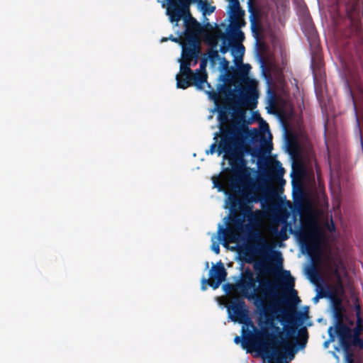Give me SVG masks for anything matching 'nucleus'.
Listing matches in <instances>:
<instances>
[{
    "instance_id": "1",
    "label": "nucleus",
    "mask_w": 363,
    "mask_h": 363,
    "mask_svg": "<svg viewBox=\"0 0 363 363\" xmlns=\"http://www.w3.org/2000/svg\"><path fill=\"white\" fill-rule=\"evenodd\" d=\"M345 15L337 11L333 16L334 35L340 45L348 54L353 64L346 65L348 77L345 87L355 118V131L362 143L361 122L363 123V88L361 82L363 57V26L360 19L359 0H345Z\"/></svg>"
},
{
    "instance_id": "2",
    "label": "nucleus",
    "mask_w": 363,
    "mask_h": 363,
    "mask_svg": "<svg viewBox=\"0 0 363 363\" xmlns=\"http://www.w3.org/2000/svg\"><path fill=\"white\" fill-rule=\"evenodd\" d=\"M233 177L230 182L232 192L228 195L230 205V222L238 230H242L246 219L250 224L256 225L259 223L263 216L261 210L254 211V203H260L263 208L269 201L268 195L269 189L267 182H273L279 185L285 184L284 174L285 170L281 163L275 160L272 164H269L261 175L260 181L257 182H250L249 173L246 164L240 172H232Z\"/></svg>"
},
{
    "instance_id": "3",
    "label": "nucleus",
    "mask_w": 363,
    "mask_h": 363,
    "mask_svg": "<svg viewBox=\"0 0 363 363\" xmlns=\"http://www.w3.org/2000/svg\"><path fill=\"white\" fill-rule=\"evenodd\" d=\"M216 106L218 108V118L220 124L218 154H223L224 159L229 162L232 172H240L245 164H247L245 155L250 152L245 140L247 138L255 140L259 135V132L255 128L249 130L247 128L241 126L236 122L227 124L229 121L230 110L236 112L240 120L245 118L243 110L227 106H220L219 104Z\"/></svg>"
},
{
    "instance_id": "4",
    "label": "nucleus",
    "mask_w": 363,
    "mask_h": 363,
    "mask_svg": "<svg viewBox=\"0 0 363 363\" xmlns=\"http://www.w3.org/2000/svg\"><path fill=\"white\" fill-rule=\"evenodd\" d=\"M273 301L269 305L255 303L257 306H262L266 318V325L273 329L277 334L269 333L267 329H262L256 332L255 334H249L247 337H244L242 342V347L244 349L252 348L258 352L263 357H270L277 352V346L280 345H286V342L282 336L280 328L274 323V313L277 311V306L278 304H284L286 303L285 298L282 294L272 299H268ZM281 312L291 323L300 320L301 318L305 315L302 312H297L292 308L291 311H285L277 309Z\"/></svg>"
},
{
    "instance_id": "5",
    "label": "nucleus",
    "mask_w": 363,
    "mask_h": 363,
    "mask_svg": "<svg viewBox=\"0 0 363 363\" xmlns=\"http://www.w3.org/2000/svg\"><path fill=\"white\" fill-rule=\"evenodd\" d=\"M284 273L286 277L284 279V285L281 286L267 279L255 278L253 272L247 269L242 274V277L237 284V287L245 298L253 299L255 303L262 304L265 299L274 298L279 295V289H285L291 290L296 301H300L297 291L294 289V278L291 275L289 271H284Z\"/></svg>"
},
{
    "instance_id": "6",
    "label": "nucleus",
    "mask_w": 363,
    "mask_h": 363,
    "mask_svg": "<svg viewBox=\"0 0 363 363\" xmlns=\"http://www.w3.org/2000/svg\"><path fill=\"white\" fill-rule=\"evenodd\" d=\"M252 238L257 241V243L249 245L247 248V252L253 255L264 257L271 254V258L274 262V266H272L263 261L256 262L253 265L255 271L259 274H267L274 273L277 270H281L283 262L281 253L279 251L273 250L272 247L257 232L254 233Z\"/></svg>"
},
{
    "instance_id": "7",
    "label": "nucleus",
    "mask_w": 363,
    "mask_h": 363,
    "mask_svg": "<svg viewBox=\"0 0 363 363\" xmlns=\"http://www.w3.org/2000/svg\"><path fill=\"white\" fill-rule=\"evenodd\" d=\"M196 0H167V15L172 23H177L184 20L187 32H197L201 28V24L194 18L190 11V6Z\"/></svg>"
},
{
    "instance_id": "8",
    "label": "nucleus",
    "mask_w": 363,
    "mask_h": 363,
    "mask_svg": "<svg viewBox=\"0 0 363 363\" xmlns=\"http://www.w3.org/2000/svg\"><path fill=\"white\" fill-rule=\"evenodd\" d=\"M250 69V65L247 64L242 65L237 70L239 81L242 84L238 89L239 95L237 97L236 104L240 107L253 109L257 104L259 94L255 82L247 77Z\"/></svg>"
},
{
    "instance_id": "9",
    "label": "nucleus",
    "mask_w": 363,
    "mask_h": 363,
    "mask_svg": "<svg viewBox=\"0 0 363 363\" xmlns=\"http://www.w3.org/2000/svg\"><path fill=\"white\" fill-rule=\"evenodd\" d=\"M299 242L308 253L319 250L325 241V235L323 230L312 220L303 225V230L298 235Z\"/></svg>"
},
{
    "instance_id": "10",
    "label": "nucleus",
    "mask_w": 363,
    "mask_h": 363,
    "mask_svg": "<svg viewBox=\"0 0 363 363\" xmlns=\"http://www.w3.org/2000/svg\"><path fill=\"white\" fill-rule=\"evenodd\" d=\"M179 62L180 72L176 76L177 87L186 89L194 85L196 89H203V85L206 82V75L201 76L198 73H194L191 69V60L180 59Z\"/></svg>"
},
{
    "instance_id": "11",
    "label": "nucleus",
    "mask_w": 363,
    "mask_h": 363,
    "mask_svg": "<svg viewBox=\"0 0 363 363\" xmlns=\"http://www.w3.org/2000/svg\"><path fill=\"white\" fill-rule=\"evenodd\" d=\"M209 279L203 278L201 279V290L205 291L208 285L213 289L219 287L222 282L226 279L227 272L224 264L221 261H219L216 265H213L209 270Z\"/></svg>"
},
{
    "instance_id": "12",
    "label": "nucleus",
    "mask_w": 363,
    "mask_h": 363,
    "mask_svg": "<svg viewBox=\"0 0 363 363\" xmlns=\"http://www.w3.org/2000/svg\"><path fill=\"white\" fill-rule=\"evenodd\" d=\"M248 11L251 32L256 40L259 41L261 40L264 31L262 22V12L259 8L252 4L251 0L248 2Z\"/></svg>"
},
{
    "instance_id": "13",
    "label": "nucleus",
    "mask_w": 363,
    "mask_h": 363,
    "mask_svg": "<svg viewBox=\"0 0 363 363\" xmlns=\"http://www.w3.org/2000/svg\"><path fill=\"white\" fill-rule=\"evenodd\" d=\"M200 53V44L195 37H187L186 43L182 44V59L195 60L197 62Z\"/></svg>"
},
{
    "instance_id": "14",
    "label": "nucleus",
    "mask_w": 363,
    "mask_h": 363,
    "mask_svg": "<svg viewBox=\"0 0 363 363\" xmlns=\"http://www.w3.org/2000/svg\"><path fill=\"white\" fill-rule=\"evenodd\" d=\"M335 332L337 335L340 345L345 353L348 354L351 350L352 335V330L344 323H337L335 325Z\"/></svg>"
},
{
    "instance_id": "15",
    "label": "nucleus",
    "mask_w": 363,
    "mask_h": 363,
    "mask_svg": "<svg viewBox=\"0 0 363 363\" xmlns=\"http://www.w3.org/2000/svg\"><path fill=\"white\" fill-rule=\"evenodd\" d=\"M228 312L230 316L233 315V317H231L232 320L242 321L247 317V313L245 301L240 298H235L228 306Z\"/></svg>"
},
{
    "instance_id": "16",
    "label": "nucleus",
    "mask_w": 363,
    "mask_h": 363,
    "mask_svg": "<svg viewBox=\"0 0 363 363\" xmlns=\"http://www.w3.org/2000/svg\"><path fill=\"white\" fill-rule=\"evenodd\" d=\"M246 24L245 21H243L241 24H238L235 23L233 24V26H230L231 28V42L233 48H237L238 52L242 56L245 51V47L242 45V42L245 39L244 33L240 30L241 27L245 26Z\"/></svg>"
},
{
    "instance_id": "17",
    "label": "nucleus",
    "mask_w": 363,
    "mask_h": 363,
    "mask_svg": "<svg viewBox=\"0 0 363 363\" xmlns=\"http://www.w3.org/2000/svg\"><path fill=\"white\" fill-rule=\"evenodd\" d=\"M303 32L307 36L311 46L315 49V52H318V35L315 28L311 21L306 22L305 26L303 27Z\"/></svg>"
},
{
    "instance_id": "18",
    "label": "nucleus",
    "mask_w": 363,
    "mask_h": 363,
    "mask_svg": "<svg viewBox=\"0 0 363 363\" xmlns=\"http://www.w3.org/2000/svg\"><path fill=\"white\" fill-rule=\"evenodd\" d=\"M238 230L235 228V229L227 228L225 229H223L221 227L219 228L218 233L221 235H219L220 238H223L225 244L228 243H234L238 241L239 235L238 233Z\"/></svg>"
},
{
    "instance_id": "19",
    "label": "nucleus",
    "mask_w": 363,
    "mask_h": 363,
    "mask_svg": "<svg viewBox=\"0 0 363 363\" xmlns=\"http://www.w3.org/2000/svg\"><path fill=\"white\" fill-rule=\"evenodd\" d=\"M219 94V98L220 96H223L226 100H230L231 98L235 97V90H233L231 87L230 84H220L218 87Z\"/></svg>"
},
{
    "instance_id": "20",
    "label": "nucleus",
    "mask_w": 363,
    "mask_h": 363,
    "mask_svg": "<svg viewBox=\"0 0 363 363\" xmlns=\"http://www.w3.org/2000/svg\"><path fill=\"white\" fill-rule=\"evenodd\" d=\"M245 11L242 9L230 10V26L237 23L241 24L245 21L244 20Z\"/></svg>"
},
{
    "instance_id": "21",
    "label": "nucleus",
    "mask_w": 363,
    "mask_h": 363,
    "mask_svg": "<svg viewBox=\"0 0 363 363\" xmlns=\"http://www.w3.org/2000/svg\"><path fill=\"white\" fill-rule=\"evenodd\" d=\"M196 2H197L198 9H200L203 15H210L212 13L215 9L216 7L211 6L207 1H203V0H196Z\"/></svg>"
},
{
    "instance_id": "22",
    "label": "nucleus",
    "mask_w": 363,
    "mask_h": 363,
    "mask_svg": "<svg viewBox=\"0 0 363 363\" xmlns=\"http://www.w3.org/2000/svg\"><path fill=\"white\" fill-rule=\"evenodd\" d=\"M226 74L225 75L221 76L222 80L224 82V84H233L236 80L238 79V76L237 75V70H233L231 72L226 71Z\"/></svg>"
},
{
    "instance_id": "23",
    "label": "nucleus",
    "mask_w": 363,
    "mask_h": 363,
    "mask_svg": "<svg viewBox=\"0 0 363 363\" xmlns=\"http://www.w3.org/2000/svg\"><path fill=\"white\" fill-rule=\"evenodd\" d=\"M205 83L206 84L208 88V90H206V93L207 94L209 99L213 101L216 106H218L219 101V94L213 90V87L211 86L209 83H208L207 81Z\"/></svg>"
},
{
    "instance_id": "24",
    "label": "nucleus",
    "mask_w": 363,
    "mask_h": 363,
    "mask_svg": "<svg viewBox=\"0 0 363 363\" xmlns=\"http://www.w3.org/2000/svg\"><path fill=\"white\" fill-rule=\"evenodd\" d=\"M352 332L353 335H361L363 332V319L362 317L356 318V325Z\"/></svg>"
},
{
    "instance_id": "25",
    "label": "nucleus",
    "mask_w": 363,
    "mask_h": 363,
    "mask_svg": "<svg viewBox=\"0 0 363 363\" xmlns=\"http://www.w3.org/2000/svg\"><path fill=\"white\" fill-rule=\"evenodd\" d=\"M207 62L208 58L203 57L200 61L199 69H196L195 73H198V74L201 76L203 74H206V77H208V74L206 72Z\"/></svg>"
},
{
    "instance_id": "26",
    "label": "nucleus",
    "mask_w": 363,
    "mask_h": 363,
    "mask_svg": "<svg viewBox=\"0 0 363 363\" xmlns=\"http://www.w3.org/2000/svg\"><path fill=\"white\" fill-rule=\"evenodd\" d=\"M352 346L359 347L361 350L363 349V340L361 338L360 335H352Z\"/></svg>"
},
{
    "instance_id": "27",
    "label": "nucleus",
    "mask_w": 363,
    "mask_h": 363,
    "mask_svg": "<svg viewBox=\"0 0 363 363\" xmlns=\"http://www.w3.org/2000/svg\"><path fill=\"white\" fill-rule=\"evenodd\" d=\"M335 318L337 320V323H343L342 322V318H343V315L341 312V308H340V301H338V306H336L335 307Z\"/></svg>"
},
{
    "instance_id": "28",
    "label": "nucleus",
    "mask_w": 363,
    "mask_h": 363,
    "mask_svg": "<svg viewBox=\"0 0 363 363\" xmlns=\"http://www.w3.org/2000/svg\"><path fill=\"white\" fill-rule=\"evenodd\" d=\"M208 58L212 63H215V62L218 60H220V55L218 52L216 50L211 49L208 52Z\"/></svg>"
},
{
    "instance_id": "29",
    "label": "nucleus",
    "mask_w": 363,
    "mask_h": 363,
    "mask_svg": "<svg viewBox=\"0 0 363 363\" xmlns=\"http://www.w3.org/2000/svg\"><path fill=\"white\" fill-rule=\"evenodd\" d=\"M218 136H219V134L216 133V135L214 137V140H216V142L212 143L210 146L209 150L206 151V153L207 155H209V154L213 155L216 152V148L218 149V144H217V137Z\"/></svg>"
},
{
    "instance_id": "30",
    "label": "nucleus",
    "mask_w": 363,
    "mask_h": 363,
    "mask_svg": "<svg viewBox=\"0 0 363 363\" xmlns=\"http://www.w3.org/2000/svg\"><path fill=\"white\" fill-rule=\"evenodd\" d=\"M230 10L242 9L240 5L239 0H230Z\"/></svg>"
},
{
    "instance_id": "31",
    "label": "nucleus",
    "mask_w": 363,
    "mask_h": 363,
    "mask_svg": "<svg viewBox=\"0 0 363 363\" xmlns=\"http://www.w3.org/2000/svg\"><path fill=\"white\" fill-rule=\"evenodd\" d=\"M213 186L215 188H217L218 189V191H222L223 190V184L219 181L218 178H213Z\"/></svg>"
},
{
    "instance_id": "32",
    "label": "nucleus",
    "mask_w": 363,
    "mask_h": 363,
    "mask_svg": "<svg viewBox=\"0 0 363 363\" xmlns=\"http://www.w3.org/2000/svg\"><path fill=\"white\" fill-rule=\"evenodd\" d=\"M220 60V65L223 70L228 71L229 69V62L225 58L223 57Z\"/></svg>"
},
{
    "instance_id": "33",
    "label": "nucleus",
    "mask_w": 363,
    "mask_h": 363,
    "mask_svg": "<svg viewBox=\"0 0 363 363\" xmlns=\"http://www.w3.org/2000/svg\"><path fill=\"white\" fill-rule=\"evenodd\" d=\"M354 311H355L356 318L362 317V315H361V306L358 303L357 301L354 303Z\"/></svg>"
},
{
    "instance_id": "34",
    "label": "nucleus",
    "mask_w": 363,
    "mask_h": 363,
    "mask_svg": "<svg viewBox=\"0 0 363 363\" xmlns=\"http://www.w3.org/2000/svg\"><path fill=\"white\" fill-rule=\"evenodd\" d=\"M279 235H280V237L283 239V240H285L288 237L286 235V225H284L281 230H280V233H279Z\"/></svg>"
},
{
    "instance_id": "35",
    "label": "nucleus",
    "mask_w": 363,
    "mask_h": 363,
    "mask_svg": "<svg viewBox=\"0 0 363 363\" xmlns=\"http://www.w3.org/2000/svg\"><path fill=\"white\" fill-rule=\"evenodd\" d=\"M223 288H224V289L225 290V291L227 293H229V292H230L231 291H233L234 289L235 286L232 284H225L223 286Z\"/></svg>"
},
{
    "instance_id": "36",
    "label": "nucleus",
    "mask_w": 363,
    "mask_h": 363,
    "mask_svg": "<svg viewBox=\"0 0 363 363\" xmlns=\"http://www.w3.org/2000/svg\"><path fill=\"white\" fill-rule=\"evenodd\" d=\"M211 249L216 254H217V255L219 254L220 247H219L218 244L213 243L211 246Z\"/></svg>"
},
{
    "instance_id": "37",
    "label": "nucleus",
    "mask_w": 363,
    "mask_h": 363,
    "mask_svg": "<svg viewBox=\"0 0 363 363\" xmlns=\"http://www.w3.org/2000/svg\"><path fill=\"white\" fill-rule=\"evenodd\" d=\"M228 51V46L225 44V41H223V45L220 48V52L223 54L226 53Z\"/></svg>"
},
{
    "instance_id": "38",
    "label": "nucleus",
    "mask_w": 363,
    "mask_h": 363,
    "mask_svg": "<svg viewBox=\"0 0 363 363\" xmlns=\"http://www.w3.org/2000/svg\"><path fill=\"white\" fill-rule=\"evenodd\" d=\"M243 338H244V337H242V340H241V337H239V336H236V337H235V339H234V342H235L236 344H239V343H240V342H242H242H243Z\"/></svg>"
},
{
    "instance_id": "39",
    "label": "nucleus",
    "mask_w": 363,
    "mask_h": 363,
    "mask_svg": "<svg viewBox=\"0 0 363 363\" xmlns=\"http://www.w3.org/2000/svg\"><path fill=\"white\" fill-rule=\"evenodd\" d=\"M306 341H307V337L303 340H302L301 342H300V344H299L300 347H301V348L304 347L306 345Z\"/></svg>"
},
{
    "instance_id": "40",
    "label": "nucleus",
    "mask_w": 363,
    "mask_h": 363,
    "mask_svg": "<svg viewBox=\"0 0 363 363\" xmlns=\"http://www.w3.org/2000/svg\"><path fill=\"white\" fill-rule=\"evenodd\" d=\"M171 40L175 43H179L180 42V38H171Z\"/></svg>"
},
{
    "instance_id": "41",
    "label": "nucleus",
    "mask_w": 363,
    "mask_h": 363,
    "mask_svg": "<svg viewBox=\"0 0 363 363\" xmlns=\"http://www.w3.org/2000/svg\"><path fill=\"white\" fill-rule=\"evenodd\" d=\"M303 333H304L306 335H307V330L306 328H303L301 331H300V334L302 336Z\"/></svg>"
},
{
    "instance_id": "42",
    "label": "nucleus",
    "mask_w": 363,
    "mask_h": 363,
    "mask_svg": "<svg viewBox=\"0 0 363 363\" xmlns=\"http://www.w3.org/2000/svg\"><path fill=\"white\" fill-rule=\"evenodd\" d=\"M333 330V328L330 327L329 329H328V333H329V335L331 337L332 336V334H331V331Z\"/></svg>"
},
{
    "instance_id": "43",
    "label": "nucleus",
    "mask_w": 363,
    "mask_h": 363,
    "mask_svg": "<svg viewBox=\"0 0 363 363\" xmlns=\"http://www.w3.org/2000/svg\"><path fill=\"white\" fill-rule=\"evenodd\" d=\"M271 150H272V147H270L267 148V152H269L271 151Z\"/></svg>"
},
{
    "instance_id": "44",
    "label": "nucleus",
    "mask_w": 363,
    "mask_h": 363,
    "mask_svg": "<svg viewBox=\"0 0 363 363\" xmlns=\"http://www.w3.org/2000/svg\"><path fill=\"white\" fill-rule=\"evenodd\" d=\"M251 155H252V156H255V152H251Z\"/></svg>"
},
{
    "instance_id": "45",
    "label": "nucleus",
    "mask_w": 363,
    "mask_h": 363,
    "mask_svg": "<svg viewBox=\"0 0 363 363\" xmlns=\"http://www.w3.org/2000/svg\"><path fill=\"white\" fill-rule=\"evenodd\" d=\"M206 267H208V263L206 262Z\"/></svg>"
}]
</instances>
